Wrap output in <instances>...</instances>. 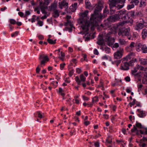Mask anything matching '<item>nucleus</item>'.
<instances>
[{
    "label": "nucleus",
    "mask_w": 147,
    "mask_h": 147,
    "mask_svg": "<svg viewBox=\"0 0 147 147\" xmlns=\"http://www.w3.org/2000/svg\"><path fill=\"white\" fill-rule=\"evenodd\" d=\"M68 5V3L64 0L62 1L61 2L59 3V7L61 9H62L63 7L67 6Z\"/></svg>",
    "instance_id": "obj_17"
},
{
    "label": "nucleus",
    "mask_w": 147,
    "mask_h": 147,
    "mask_svg": "<svg viewBox=\"0 0 147 147\" xmlns=\"http://www.w3.org/2000/svg\"><path fill=\"white\" fill-rule=\"evenodd\" d=\"M119 43L122 45H125L127 43V42L125 40L123 39H119Z\"/></svg>",
    "instance_id": "obj_28"
},
{
    "label": "nucleus",
    "mask_w": 147,
    "mask_h": 147,
    "mask_svg": "<svg viewBox=\"0 0 147 147\" xmlns=\"http://www.w3.org/2000/svg\"><path fill=\"white\" fill-rule=\"evenodd\" d=\"M138 90L139 91L141 90V89L143 87V85L142 84H140L138 85Z\"/></svg>",
    "instance_id": "obj_53"
},
{
    "label": "nucleus",
    "mask_w": 147,
    "mask_h": 147,
    "mask_svg": "<svg viewBox=\"0 0 147 147\" xmlns=\"http://www.w3.org/2000/svg\"><path fill=\"white\" fill-rule=\"evenodd\" d=\"M103 82L102 80H100V81L99 84L98 85V87L99 88L100 87H103Z\"/></svg>",
    "instance_id": "obj_43"
},
{
    "label": "nucleus",
    "mask_w": 147,
    "mask_h": 147,
    "mask_svg": "<svg viewBox=\"0 0 147 147\" xmlns=\"http://www.w3.org/2000/svg\"><path fill=\"white\" fill-rule=\"evenodd\" d=\"M124 60L128 61L129 60L131 59V56L130 55H128L125 57L123 58Z\"/></svg>",
    "instance_id": "obj_44"
},
{
    "label": "nucleus",
    "mask_w": 147,
    "mask_h": 147,
    "mask_svg": "<svg viewBox=\"0 0 147 147\" xmlns=\"http://www.w3.org/2000/svg\"><path fill=\"white\" fill-rule=\"evenodd\" d=\"M138 111L140 112V113L138 114V115L139 117H143L146 116V115L144 112L143 111H141L140 109H138L137 110Z\"/></svg>",
    "instance_id": "obj_23"
},
{
    "label": "nucleus",
    "mask_w": 147,
    "mask_h": 147,
    "mask_svg": "<svg viewBox=\"0 0 147 147\" xmlns=\"http://www.w3.org/2000/svg\"><path fill=\"white\" fill-rule=\"evenodd\" d=\"M141 7H144L146 5V2L145 1H141L140 3Z\"/></svg>",
    "instance_id": "obj_37"
},
{
    "label": "nucleus",
    "mask_w": 147,
    "mask_h": 147,
    "mask_svg": "<svg viewBox=\"0 0 147 147\" xmlns=\"http://www.w3.org/2000/svg\"><path fill=\"white\" fill-rule=\"evenodd\" d=\"M102 9V7L99 5H98L94 12V14L91 15L90 19V22L92 25L96 24V23L100 21L101 20L105 18L104 16L102 15L99 13V12Z\"/></svg>",
    "instance_id": "obj_1"
},
{
    "label": "nucleus",
    "mask_w": 147,
    "mask_h": 147,
    "mask_svg": "<svg viewBox=\"0 0 147 147\" xmlns=\"http://www.w3.org/2000/svg\"><path fill=\"white\" fill-rule=\"evenodd\" d=\"M125 80L126 82H129L130 81V78L129 77L127 76L125 78Z\"/></svg>",
    "instance_id": "obj_54"
},
{
    "label": "nucleus",
    "mask_w": 147,
    "mask_h": 147,
    "mask_svg": "<svg viewBox=\"0 0 147 147\" xmlns=\"http://www.w3.org/2000/svg\"><path fill=\"white\" fill-rule=\"evenodd\" d=\"M86 7V8L89 9L91 7V4L90 2L88 0L85 1Z\"/></svg>",
    "instance_id": "obj_26"
},
{
    "label": "nucleus",
    "mask_w": 147,
    "mask_h": 147,
    "mask_svg": "<svg viewBox=\"0 0 147 147\" xmlns=\"http://www.w3.org/2000/svg\"><path fill=\"white\" fill-rule=\"evenodd\" d=\"M136 100L135 99H134L133 101L132 102H130L129 104V105H130V107H131L132 106L134 105L135 104L136 102Z\"/></svg>",
    "instance_id": "obj_46"
},
{
    "label": "nucleus",
    "mask_w": 147,
    "mask_h": 147,
    "mask_svg": "<svg viewBox=\"0 0 147 147\" xmlns=\"http://www.w3.org/2000/svg\"><path fill=\"white\" fill-rule=\"evenodd\" d=\"M9 22L10 23L12 24H15L16 23V21L13 19H9Z\"/></svg>",
    "instance_id": "obj_38"
},
{
    "label": "nucleus",
    "mask_w": 147,
    "mask_h": 147,
    "mask_svg": "<svg viewBox=\"0 0 147 147\" xmlns=\"http://www.w3.org/2000/svg\"><path fill=\"white\" fill-rule=\"evenodd\" d=\"M129 13L131 16L133 18H136L138 17H141L143 16L142 14L140 11L135 12L134 11H131Z\"/></svg>",
    "instance_id": "obj_10"
},
{
    "label": "nucleus",
    "mask_w": 147,
    "mask_h": 147,
    "mask_svg": "<svg viewBox=\"0 0 147 147\" xmlns=\"http://www.w3.org/2000/svg\"><path fill=\"white\" fill-rule=\"evenodd\" d=\"M138 36V34L136 32L134 33L133 35L132 38L131 39L133 40V39H135L136 38H137Z\"/></svg>",
    "instance_id": "obj_34"
},
{
    "label": "nucleus",
    "mask_w": 147,
    "mask_h": 147,
    "mask_svg": "<svg viewBox=\"0 0 147 147\" xmlns=\"http://www.w3.org/2000/svg\"><path fill=\"white\" fill-rule=\"evenodd\" d=\"M71 10L72 12H74L76 9L72 5L70 7Z\"/></svg>",
    "instance_id": "obj_48"
},
{
    "label": "nucleus",
    "mask_w": 147,
    "mask_h": 147,
    "mask_svg": "<svg viewBox=\"0 0 147 147\" xmlns=\"http://www.w3.org/2000/svg\"><path fill=\"white\" fill-rule=\"evenodd\" d=\"M39 59L40 60L42 59L41 61V64H45L47 62L49 61V59L47 55L43 54H41L39 55Z\"/></svg>",
    "instance_id": "obj_9"
},
{
    "label": "nucleus",
    "mask_w": 147,
    "mask_h": 147,
    "mask_svg": "<svg viewBox=\"0 0 147 147\" xmlns=\"http://www.w3.org/2000/svg\"><path fill=\"white\" fill-rule=\"evenodd\" d=\"M139 61L140 64L142 65H147V59L139 58Z\"/></svg>",
    "instance_id": "obj_20"
},
{
    "label": "nucleus",
    "mask_w": 147,
    "mask_h": 147,
    "mask_svg": "<svg viewBox=\"0 0 147 147\" xmlns=\"http://www.w3.org/2000/svg\"><path fill=\"white\" fill-rule=\"evenodd\" d=\"M19 33V32L18 31H16L14 33L12 34H11V36L12 37H15L17 36Z\"/></svg>",
    "instance_id": "obj_45"
},
{
    "label": "nucleus",
    "mask_w": 147,
    "mask_h": 147,
    "mask_svg": "<svg viewBox=\"0 0 147 147\" xmlns=\"http://www.w3.org/2000/svg\"><path fill=\"white\" fill-rule=\"evenodd\" d=\"M107 20H108L110 23L111 22H115L113 15L109 16Z\"/></svg>",
    "instance_id": "obj_29"
},
{
    "label": "nucleus",
    "mask_w": 147,
    "mask_h": 147,
    "mask_svg": "<svg viewBox=\"0 0 147 147\" xmlns=\"http://www.w3.org/2000/svg\"><path fill=\"white\" fill-rule=\"evenodd\" d=\"M74 73V71L73 70H71L70 71L69 73V76L70 77H71L72 75H73Z\"/></svg>",
    "instance_id": "obj_52"
},
{
    "label": "nucleus",
    "mask_w": 147,
    "mask_h": 147,
    "mask_svg": "<svg viewBox=\"0 0 147 147\" xmlns=\"http://www.w3.org/2000/svg\"><path fill=\"white\" fill-rule=\"evenodd\" d=\"M79 23L81 24V27L82 29L87 33L90 25V22L87 20H84L83 19H81L80 20Z\"/></svg>",
    "instance_id": "obj_4"
},
{
    "label": "nucleus",
    "mask_w": 147,
    "mask_h": 147,
    "mask_svg": "<svg viewBox=\"0 0 147 147\" xmlns=\"http://www.w3.org/2000/svg\"><path fill=\"white\" fill-rule=\"evenodd\" d=\"M98 101V97L97 96H95L93 97L92 98V101L93 103L95 102Z\"/></svg>",
    "instance_id": "obj_41"
},
{
    "label": "nucleus",
    "mask_w": 147,
    "mask_h": 147,
    "mask_svg": "<svg viewBox=\"0 0 147 147\" xmlns=\"http://www.w3.org/2000/svg\"><path fill=\"white\" fill-rule=\"evenodd\" d=\"M88 12V10H86L81 14V16L82 17H86L87 16Z\"/></svg>",
    "instance_id": "obj_33"
},
{
    "label": "nucleus",
    "mask_w": 147,
    "mask_h": 147,
    "mask_svg": "<svg viewBox=\"0 0 147 147\" xmlns=\"http://www.w3.org/2000/svg\"><path fill=\"white\" fill-rule=\"evenodd\" d=\"M76 72L80 74L81 72V69L79 68H77L76 69Z\"/></svg>",
    "instance_id": "obj_63"
},
{
    "label": "nucleus",
    "mask_w": 147,
    "mask_h": 147,
    "mask_svg": "<svg viewBox=\"0 0 147 147\" xmlns=\"http://www.w3.org/2000/svg\"><path fill=\"white\" fill-rule=\"evenodd\" d=\"M120 19L127 20L129 19L128 13L126 10H121L117 12Z\"/></svg>",
    "instance_id": "obj_8"
},
{
    "label": "nucleus",
    "mask_w": 147,
    "mask_h": 147,
    "mask_svg": "<svg viewBox=\"0 0 147 147\" xmlns=\"http://www.w3.org/2000/svg\"><path fill=\"white\" fill-rule=\"evenodd\" d=\"M136 131H137V129L135 126L134 125L133 128L131 130V132H133Z\"/></svg>",
    "instance_id": "obj_49"
},
{
    "label": "nucleus",
    "mask_w": 147,
    "mask_h": 147,
    "mask_svg": "<svg viewBox=\"0 0 147 147\" xmlns=\"http://www.w3.org/2000/svg\"><path fill=\"white\" fill-rule=\"evenodd\" d=\"M136 66L137 68L138 69V70L139 69L141 71H144V72H145V71H146V69L144 67L139 65H137Z\"/></svg>",
    "instance_id": "obj_25"
},
{
    "label": "nucleus",
    "mask_w": 147,
    "mask_h": 147,
    "mask_svg": "<svg viewBox=\"0 0 147 147\" xmlns=\"http://www.w3.org/2000/svg\"><path fill=\"white\" fill-rule=\"evenodd\" d=\"M47 8H40L41 11L43 13L46 14L47 12L45 11V9Z\"/></svg>",
    "instance_id": "obj_58"
},
{
    "label": "nucleus",
    "mask_w": 147,
    "mask_h": 147,
    "mask_svg": "<svg viewBox=\"0 0 147 147\" xmlns=\"http://www.w3.org/2000/svg\"><path fill=\"white\" fill-rule=\"evenodd\" d=\"M131 2L134 3L135 5H137L139 3L138 0H131Z\"/></svg>",
    "instance_id": "obj_42"
},
{
    "label": "nucleus",
    "mask_w": 147,
    "mask_h": 147,
    "mask_svg": "<svg viewBox=\"0 0 147 147\" xmlns=\"http://www.w3.org/2000/svg\"><path fill=\"white\" fill-rule=\"evenodd\" d=\"M37 24L40 26H41L43 25V23L42 21H38L37 23Z\"/></svg>",
    "instance_id": "obj_55"
},
{
    "label": "nucleus",
    "mask_w": 147,
    "mask_h": 147,
    "mask_svg": "<svg viewBox=\"0 0 147 147\" xmlns=\"http://www.w3.org/2000/svg\"><path fill=\"white\" fill-rule=\"evenodd\" d=\"M125 22L124 21L121 22L117 24L113 25L109 30V34L110 36V34H115L117 32L119 27L120 26H122L125 24Z\"/></svg>",
    "instance_id": "obj_5"
},
{
    "label": "nucleus",
    "mask_w": 147,
    "mask_h": 147,
    "mask_svg": "<svg viewBox=\"0 0 147 147\" xmlns=\"http://www.w3.org/2000/svg\"><path fill=\"white\" fill-rule=\"evenodd\" d=\"M49 8L51 11H53L55 10H57V6L56 5L54 4H52L49 7Z\"/></svg>",
    "instance_id": "obj_24"
},
{
    "label": "nucleus",
    "mask_w": 147,
    "mask_h": 147,
    "mask_svg": "<svg viewBox=\"0 0 147 147\" xmlns=\"http://www.w3.org/2000/svg\"><path fill=\"white\" fill-rule=\"evenodd\" d=\"M38 117L39 118L41 119L43 117V115H42L41 114V113L40 111H38L36 112Z\"/></svg>",
    "instance_id": "obj_39"
},
{
    "label": "nucleus",
    "mask_w": 147,
    "mask_h": 147,
    "mask_svg": "<svg viewBox=\"0 0 147 147\" xmlns=\"http://www.w3.org/2000/svg\"><path fill=\"white\" fill-rule=\"evenodd\" d=\"M136 45L134 42H131L129 45L126 48L128 49L129 51H132L134 49V47H135Z\"/></svg>",
    "instance_id": "obj_18"
},
{
    "label": "nucleus",
    "mask_w": 147,
    "mask_h": 147,
    "mask_svg": "<svg viewBox=\"0 0 147 147\" xmlns=\"http://www.w3.org/2000/svg\"><path fill=\"white\" fill-rule=\"evenodd\" d=\"M99 143L97 141L94 143V146L96 147H99Z\"/></svg>",
    "instance_id": "obj_56"
},
{
    "label": "nucleus",
    "mask_w": 147,
    "mask_h": 147,
    "mask_svg": "<svg viewBox=\"0 0 147 147\" xmlns=\"http://www.w3.org/2000/svg\"><path fill=\"white\" fill-rule=\"evenodd\" d=\"M94 53L96 55H98L99 54V53L97 50L96 49H95L94 51Z\"/></svg>",
    "instance_id": "obj_60"
},
{
    "label": "nucleus",
    "mask_w": 147,
    "mask_h": 147,
    "mask_svg": "<svg viewBox=\"0 0 147 147\" xmlns=\"http://www.w3.org/2000/svg\"><path fill=\"white\" fill-rule=\"evenodd\" d=\"M75 80L77 82L78 84L80 85V84L81 81L78 76H77L75 78Z\"/></svg>",
    "instance_id": "obj_36"
},
{
    "label": "nucleus",
    "mask_w": 147,
    "mask_h": 147,
    "mask_svg": "<svg viewBox=\"0 0 147 147\" xmlns=\"http://www.w3.org/2000/svg\"><path fill=\"white\" fill-rule=\"evenodd\" d=\"M123 49H120L119 50L117 51L114 53V56L115 59H119L121 58L123 55Z\"/></svg>",
    "instance_id": "obj_11"
},
{
    "label": "nucleus",
    "mask_w": 147,
    "mask_h": 147,
    "mask_svg": "<svg viewBox=\"0 0 147 147\" xmlns=\"http://www.w3.org/2000/svg\"><path fill=\"white\" fill-rule=\"evenodd\" d=\"M108 12V10L107 9V7L106 6L105 7V9L104 10V13L105 14L107 13Z\"/></svg>",
    "instance_id": "obj_59"
},
{
    "label": "nucleus",
    "mask_w": 147,
    "mask_h": 147,
    "mask_svg": "<svg viewBox=\"0 0 147 147\" xmlns=\"http://www.w3.org/2000/svg\"><path fill=\"white\" fill-rule=\"evenodd\" d=\"M135 49L138 52L141 51L144 53H147V47L146 45L139 43L136 45Z\"/></svg>",
    "instance_id": "obj_7"
},
{
    "label": "nucleus",
    "mask_w": 147,
    "mask_h": 147,
    "mask_svg": "<svg viewBox=\"0 0 147 147\" xmlns=\"http://www.w3.org/2000/svg\"><path fill=\"white\" fill-rule=\"evenodd\" d=\"M135 125V126L138 128L140 129L144 128L143 127L142 125L141 124L138 122H136Z\"/></svg>",
    "instance_id": "obj_30"
},
{
    "label": "nucleus",
    "mask_w": 147,
    "mask_h": 147,
    "mask_svg": "<svg viewBox=\"0 0 147 147\" xmlns=\"http://www.w3.org/2000/svg\"><path fill=\"white\" fill-rule=\"evenodd\" d=\"M116 142L118 143H123L124 144H125V143L124 142V141L123 140H116Z\"/></svg>",
    "instance_id": "obj_50"
},
{
    "label": "nucleus",
    "mask_w": 147,
    "mask_h": 147,
    "mask_svg": "<svg viewBox=\"0 0 147 147\" xmlns=\"http://www.w3.org/2000/svg\"><path fill=\"white\" fill-rule=\"evenodd\" d=\"M53 11L52 15L54 18H56L59 16L60 12L58 10H55Z\"/></svg>",
    "instance_id": "obj_22"
},
{
    "label": "nucleus",
    "mask_w": 147,
    "mask_h": 147,
    "mask_svg": "<svg viewBox=\"0 0 147 147\" xmlns=\"http://www.w3.org/2000/svg\"><path fill=\"white\" fill-rule=\"evenodd\" d=\"M113 16L115 22L117 21H118L119 19H120L117 12V13L115 14Z\"/></svg>",
    "instance_id": "obj_32"
},
{
    "label": "nucleus",
    "mask_w": 147,
    "mask_h": 147,
    "mask_svg": "<svg viewBox=\"0 0 147 147\" xmlns=\"http://www.w3.org/2000/svg\"><path fill=\"white\" fill-rule=\"evenodd\" d=\"M82 98H83V100H84L87 101V100H89V98L88 97H87L85 96H82Z\"/></svg>",
    "instance_id": "obj_61"
},
{
    "label": "nucleus",
    "mask_w": 147,
    "mask_h": 147,
    "mask_svg": "<svg viewBox=\"0 0 147 147\" xmlns=\"http://www.w3.org/2000/svg\"><path fill=\"white\" fill-rule=\"evenodd\" d=\"M90 124V122L89 121H85L84 122V124L86 126H87Z\"/></svg>",
    "instance_id": "obj_64"
},
{
    "label": "nucleus",
    "mask_w": 147,
    "mask_h": 147,
    "mask_svg": "<svg viewBox=\"0 0 147 147\" xmlns=\"http://www.w3.org/2000/svg\"><path fill=\"white\" fill-rule=\"evenodd\" d=\"M65 63L61 64H60V69L62 70L64 67L65 66Z\"/></svg>",
    "instance_id": "obj_47"
},
{
    "label": "nucleus",
    "mask_w": 147,
    "mask_h": 147,
    "mask_svg": "<svg viewBox=\"0 0 147 147\" xmlns=\"http://www.w3.org/2000/svg\"><path fill=\"white\" fill-rule=\"evenodd\" d=\"M47 41L49 43L51 44H55L56 43V40H53L49 38L47 39Z\"/></svg>",
    "instance_id": "obj_27"
},
{
    "label": "nucleus",
    "mask_w": 147,
    "mask_h": 147,
    "mask_svg": "<svg viewBox=\"0 0 147 147\" xmlns=\"http://www.w3.org/2000/svg\"><path fill=\"white\" fill-rule=\"evenodd\" d=\"M134 5L133 4L128 5L127 6V9L128 10L130 9H131L134 8Z\"/></svg>",
    "instance_id": "obj_40"
},
{
    "label": "nucleus",
    "mask_w": 147,
    "mask_h": 147,
    "mask_svg": "<svg viewBox=\"0 0 147 147\" xmlns=\"http://www.w3.org/2000/svg\"><path fill=\"white\" fill-rule=\"evenodd\" d=\"M119 36H126L129 40L131 39V36L130 32V29L129 28L124 29L122 30H121L119 29V31L118 33Z\"/></svg>",
    "instance_id": "obj_6"
},
{
    "label": "nucleus",
    "mask_w": 147,
    "mask_h": 147,
    "mask_svg": "<svg viewBox=\"0 0 147 147\" xmlns=\"http://www.w3.org/2000/svg\"><path fill=\"white\" fill-rule=\"evenodd\" d=\"M145 69H146V71H145V72L143 73V74L144 76L147 78V67H146Z\"/></svg>",
    "instance_id": "obj_51"
},
{
    "label": "nucleus",
    "mask_w": 147,
    "mask_h": 147,
    "mask_svg": "<svg viewBox=\"0 0 147 147\" xmlns=\"http://www.w3.org/2000/svg\"><path fill=\"white\" fill-rule=\"evenodd\" d=\"M80 77L81 81L84 82L85 81L86 78L83 74H81Z\"/></svg>",
    "instance_id": "obj_35"
},
{
    "label": "nucleus",
    "mask_w": 147,
    "mask_h": 147,
    "mask_svg": "<svg viewBox=\"0 0 147 147\" xmlns=\"http://www.w3.org/2000/svg\"><path fill=\"white\" fill-rule=\"evenodd\" d=\"M65 25L67 27L69 26L70 27L69 28L67 27L66 28L69 29V31H72V27H73V26L70 21L67 20V22L65 23Z\"/></svg>",
    "instance_id": "obj_15"
},
{
    "label": "nucleus",
    "mask_w": 147,
    "mask_h": 147,
    "mask_svg": "<svg viewBox=\"0 0 147 147\" xmlns=\"http://www.w3.org/2000/svg\"><path fill=\"white\" fill-rule=\"evenodd\" d=\"M49 3V2L48 1H46L44 2L41 1L39 2V6L40 8H47V5Z\"/></svg>",
    "instance_id": "obj_13"
},
{
    "label": "nucleus",
    "mask_w": 147,
    "mask_h": 147,
    "mask_svg": "<svg viewBox=\"0 0 147 147\" xmlns=\"http://www.w3.org/2000/svg\"><path fill=\"white\" fill-rule=\"evenodd\" d=\"M111 23L108 20L104 21L103 24H101L100 26L104 29H107L111 26Z\"/></svg>",
    "instance_id": "obj_12"
},
{
    "label": "nucleus",
    "mask_w": 147,
    "mask_h": 147,
    "mask_svg": "<svg viewBox=\"0 0 147 147\" xmlns=\"http://www.w3.org/2000/svg\"><path fill=\"white\" fill-rule=\"evenodd\" d=\"M126 0H109V5L111 11H112L113 12L115 11L113 9L115 7L118 9H120L123 8L124 5Z\"/></svg>",
    "instance_id": "obj_3"
},
{
    "label": "nucleus",
    "mask_w": 147,
    "mask_h": 147,
    "mask_svg": "<svg viewBox=\"0 0 147 147\" xmlns=\"http://www.w3.org/2000/svg\"><path fill=\"white\" fill-rule=\"evenodd\" d=\"M144 27V24L142 23H138L135 26V29L137 30L142 29Z\"/></svg>",
    "instance_id": "obj_19"
},
{
    "label": "nucleus",
    "mask_w": 147,
    "mask_h": 147,
    "mask_svg": "<svg viewBox=\"0 0 147 147\" xmlns=\"http://www.w3.org/2000/svg\"><path fill=\"white\" fill-rule=\"evenodd\" d=\"M59 93L61 94L62 96L64 97L65 95V94L63 92V89L61 88H59L58 90Z\"/></svg>",
    "instance_id": "obj_31"
},
{
    "label": "nucleus",
    "mask_w": 147,
    "mask_h": 147,
    "mask_svg": "<svg viewBox=\"0 0 147 147\" xmlns=\"http://www.w3.org/2000/svg\"><path fill=\"white\" fill-rule=\"evenodd\" d=\"M30 12L29 11H26L24 16L25 17H27L28 16L30 15Z\"/></svg>",
    "instance_id": "obj_57"
},
{
    "label": "nucleus",
    "mask_w": 147,
    "mask_h": 147,
    "mask_svg": "<svg viewBox=\"0 0 147 147\" xmlns=\"http://www.w3.org/2000/svg\"><path fill=\"white\" fill-rule=\"evenodd\" d=\"M119 47V45L118 43H116L114 44L113 46V47L115 48H117Z\"/></svg>",
    "instance_id": "obj_62"
},
{
    "label": "nucleus",
    "mask_w": 147,
    "mask_h": 147,
    "mask_svg": "<svg viewBox=\"0 0 147 147\" xmlns=\"http://www.w3.org/2000/svg\"><path fill=\"white\" fill-rule=\"evenodd\" d=\"M138 69L137 68V66L134 68L133 70H131V73L132 75H134L135 77L139 76H140V73H136L137 72Z\"/></svg>",
    "instance_id": "obj_16"
},
{
    "label": "nucleus",
    "mask_w": 147,
    "mask_h": 147,
    "mask_svg": "<svg viewBox=\"0 0 147 147\" xmlns=\"http://www.w3.org/2000/svg\"><path fill=\"white\" fill-rule=\"evenodd\" d=\"M131 64V63L127 62H124L121 65V69L124 70H127L129 69V67Z\"/></svg>",
    "instance_id": "obj_14"
},
{
    "label": "nucleus",
    "mask_w": 147,
    "mask_h": 147,
    "mask_svg": "<svg viewBox=\"0 0 147 147\" xmlns=\"http://www.w3.org/2000/svg\"><path fill=\"white\" fill-rule=\"evenodd\" d=\"M142 36L143 39H145L147 36V30L146 29H143L142 32Z\"/></svg>",
    "instance_id": "obj_21"
},
{
    "label": "nucleus",
    "mask_w": 147,
    "mask_h": 147,
    "mask_svg": "<svg viewBox=\"0 0 147 147\" xmlns=\"http://www.w3.org/2000/svg\"><path fill=\"white\" fill-rule=\"evenodd\" d=\"M105 42H107L108 45L110 46L114 42L115 39L114 38H111L109 34L105 36L104 39H103L102 36H99L97 44L99 45L103 46L105 45Z\"/></svg>",
    "instance_id": "obj_2"
}]
</instances>
